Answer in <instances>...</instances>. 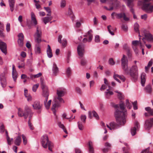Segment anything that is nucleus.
Returning <instances> with one entry per match:
<instances>
[{
  "label": "nucleus",
  "mask_w": 153,
  "mask_h": 153,
  "mask_svg": "<svg viewBox=\"0 0 153 153\" xmlns=\"http://www.w3.org/2000/svg\"><path fill=\"white\" fill-rule=\"evenodd\" d=\"M47 55L48 57L51 58L53 56V54L52 52V50L49 45H48L47 49Z\"/></svg>",
  "instance_id": "a878e982"
},
{
  "label": "nucleus",
  "mask_w": 153,
  "mask_h": 153,
  "mask_svg": "<svg viewBox=\"0 0 153 153\" xmlns=\"http://www.w3.org/2000/svg\"><path fill=\"white\" fill-rule=\"evenodd\" d=\"M123 49L127 52L128 55H129L131 54L130 48L127 44H125L123 46Z\"/></svg>",
  "instance_id": "c756f323"
},
{
  "label": "nucleus",
  "mask_w": 153,
  "mask_h": 153,
  "mask_svg": "<svg viewBox=\"0 0 153 153\" xmlns=\"http://www.w3.org/2000/svg\"><path fill=\"white\" fill-rule=\"evenodd\" d=\"M145 110L148 112L150 115L153 116V109H152L149 107H147L145 108Z\"/></svg>",
  "instance_id": "e433bc0d"
},
{
  "label": "nucleus",
  "mask_w": 153,
  "mask_h": 153,
  "mask_svg": "<svg viewBox=\"0 0 153 153\" xmlns=\"http://www.w3.org/2000/svg\"><path fill=\"white\" fill-rule=\"evenodd\" d=\"M42 75V74L41 73H39L38 74L34 75H30V77L33 78V77L34 78H37L39 77Z\"/></svg>",
  "instance_id": "de8ad7c7"
},
{
  "label": "nucleus",
  "mask_w": 153,
  "mask_h": 153,
  "mask_svg": "<svg viewBox=\"0 0 153 153\" xmlns=\"http://www.w3.org/2000/svg\"><path fill=\"white\" fill-rule=\"evenodd\" d=\"M109 89H110L109 88L107 90V91L105 92L106 97L107 98H109V96L112 95L114 94L112 91H109Z\"/></svg>",
  "instance_id": "c9c22d12"
},
{
  "label": "nucleus",
  "mask_w": 153,
  "mask_h": 153,
  "mask_svg": "<svg viewBox=\"0 0 153 153\" xmlns=\"http://www.w3.org/2000/svg\"><path fill=\"white\" fill-rule=\"evenodd\" d=\"M88 152L89 153H94L93 143L91 141H89L88 143Z\"/></svg>",
  "instance_id": "aec40b11"
},
{
  "label": "nucleus",
  "mask_w": 153,
  "mask_h": 153,
  "mask_svg": "<svg viewBox=\"0 0 153 153\" xmlns=\"http://www.w3.org/2000/svg\"><path fill=\"white\" fill-rule=\"evenodd\" d=\"M15 2V0H8L10 9L11 12H13L14 10Z\"/></svg>",
  "instance_id": "b1692460"
},
{
  "label": "nucleus",
  "mask_w": 153,
  "mask_h": 153,
  "mask_svg": "<svg viewBox=\"0 0 153 153\" xmlns=\"http://www.w3.org/2000/svg\"><path fill=\"white\" fill-rule=\"evenodd\" d=\"M107 29L109 33L112 35H114V30L111 26L110 25H108L107 26Z\"/></svg>",
  "instance_id": "f704fd0d"
},
{
  "label": "nucleus",
  "mask_w": 153,
  "mask_h": 153,
  "mask_svg": "<svg viewBox=\"0 0 153 153\" xmlns=\"http://www.w3.org/2000/svg\"><path fill=\"white\" fill-rule=\"evenodd\" d=\"M122 68L126 74H128L129 71L128 69V61L126 57L124 55H123V57L121 59Z\"/></svg>",
  "instance_id": "0eeeda50"
},
{
  "label": "nucleus",
  "mask_w": 153,
  "mask_h": 153,
  "mask_svg": "<svg viewBox=\"0 0 153 153\" xmlns=\"http://www.w3.org/2000/svg\"><path fill=\"white\" fill-rule=\"evenodd\" d=\"M52 18V16L45 17L42 19V20L43 21L45 24H46L51 20Z\"/></svg>",
  "instance_id": "2f4dec72"
},
{
  "label": "nucleus",
  "mask_w": 153,
  "mask_h": 153,
  "mask_svg": "<svg viewBox=\"0 0 153 153\" xmlns=\"http://www.w3.org/2000/svg\"><path fill=\"white\" fill-rule=\"evenodd\" d=\"M35 53L36 54H39L41 53L40 48L39 46L36 47L35 49Z\"/></svg>",
  "instance_id": "79ce46f5"
},
{
  "label": "nucleus",
  "mask_w": 153,
  "mask_h": 153,
  "mask_svg": "<svg viewBox=\"0 0 153 153\" xmlns=\"http://www.w3.org/2000/svg\"><path fill=\"white\" fill-rule=\"evenodd\" d=\"M62 38V36L59 35V36L58 38V41L59 42L62 44V46L63 47H65L67 45V42L66 39H63L62 41L61 39Z\"/></svg>",
  "instance_id": "412c9836"
},
{
  "label": "nucleus",
  "mask_w": 153,
  "mask_h": 153,
  "mask_svg": "<svg viewBox=\"0 0 153 153\" xmlns=\"http://www.w3.org/2000/svg\"><path fill=\"white\" fill-rule=\"evenodd\" d=\"M145 89L146 92L149 94L151 93L152 91L151 85H150L146 86L145 88Z\"/></svg>",
  "instance_id": "72a5a7b5"
},
{
  "label": "nucleus",
  "mask_w": 153,
  "mask_h": 153,
  "mask_svg": "<svg viewBox=\"0 0 153 153\" xmlns=\"http://www.w3.org/2000/svg\"><path fill=\"white\" fill-rule=\"evenodd\" d=\"M7 72L4 71L3 72L0 76V80L1 84L3 88H4L6 84V78L7 76Z\"/></svg>",
  "instance_id": "9d476101"
},
{
  "label": "nucleus",
  "mask_w": 153,
  "mask_h": 153,
  "mask_svg": "<svg viewBox=\"0 0 153 153\" xmlns=\"http://www.w3.org/2000/svg\"><path fill=\"white\" fill-rule=\"evenodd\" d=\"M48 99L45 98V100L44 101V104L45 106L47 109H48L50 107L51 104V100H50L47 102Z\"/></svg>",
  "instance_id": "c85d7f7f"
},
{
  "label": "nucleus",
  "mask_w": 153,
  "mask_h": 153,
  "mask_svg": "<svg viewBox=\"0 0 153 153\" xmlns=\"http://www.w3.org/2000/svg\"><path fill=\"white\" fill-rule=\"evenodd\" d=\"M135 127L136 129L138 130H139V129L140 128V124L137 121H135L134 123V127Z\"/></svg>",
  "instance_id": "ea45409f"
},
{
  "label": "nucleus",
  "mask_w": 153,
  "mask_h": 153,
  "mask_svg": "<svg viewBox=\"0 0 153 153\" xmlns=\"http://www.w3.org/2000/svg\"><path fill=\"white\" fill-rule=\"evenodd\" d=\"M42 34V30L40 27L38 26H37L36 31L34 35V40L36 42L39 43L41 42Z\"/></svg>",
  "instance_id": "39448f33"
},
{
  "label": "nucleus",
  "mask_w": 153,
  "mask_h": 153,
  "mask_svg": "<svg viewBox=\"0 0 153 153\" xmlns=\"http://www.w3.org/2000/svg\"><path fill=\"white\" fill-rule=\"evenodd\" d=\"M31 19L32 22L35 25H37V22L36 19L35 15L33 12H31Z\"/></svg>",
  "instance_id": "bb28decb"
},
{
  "label": "nucleus",
  "mask_w": 153,
  "mask_h": 153,
  "mask_svg": "<svg viewBox=\"0 0 153 153\" xmlns=\"http://www.w3.org/2000/svg\"><path fill=\"white\" fill-rule=\"evenodd\" d=\"M25 110L26 111V112L27 113V118L28 117H29V119L28 122L30 121V122L31 121V118L33 115V113L32 112L31 109L29 107H26L25 108Z\"/></svg>",
  "instance_id": "4468645a"
},
{
  "label": "nucleus",
  "mask_w": 153,
  "mask_h": 153,
  "mask_svg": "<svg viewBox=\"0 0 153 153\" xmlns=\"http://www.w3.org/2000/svg\"><path fill=\"white\" fill-rule=\"evenodd\" d=\"M138 27H139V25L137 23H136L134 24V30L136 32H138L139 33V36L140 37V33H139V28H138Z\"/></svg>",
  "instance_id": "a19ab883"
},
{
  "label": "nucleus",
  "mask_w": 153,
  "mask_h": 153,
  "mask_svg": "<svg viewBox=\"0 0 153 153\" xmlns=\"http://www.w3.org/2000/svg\"><path fill=\"white\" fill-rule=\"evenodd\" d=\"M146 78V75L145 73H143L141 75V82L143 86H144Z\"/></svg>",
  "instance_id": "5701e85b"
},
{
  "label": "nucleus",
  "mask_w": 153,
  "mask_h": 153,
  "mask_svg": "<svg viewBox=\"0 0 153 153\" xmlns=\"http://www.w3.org/2000/svg\"><path fill=\"white\" fill-rule=\"evenodd\" d=\"M12 75L14 81L16 82L18 74L14 65H13L12 66Z\"/></svg>",
  "instance_id": "4be33fe9"
},
{
  "label": "nucleus",
  "mask_w": 153,
  "mask_h": 153,
  "mask_svg": "<svg viewBox=\"0 0 153 153\" xmlns=\"http://www.w3.org/2000/svg\"><path fill=\"white\" fill-rule=\"evenodd\" d=\"M153 124V118L147 119L145 121V128L146 130H149L152 127Z\"/></svg>",
  "instance_id": "9b49d317"
},
{
  "label": "nucleus",
  "mask_w": 153,
  "mask_h": 153,
  "mask_svg": "<svg viewBox=\"0 0 153 153\" xmlns=\"http://www.w3.org/2000/svg\"><path fill=\"white\" fill-rule=\"evenodd\" d=\"M52 71L53 74L56 76L58 72L59 69L57 67L56 64L55 63H53V66L52 68Z\"/></svg>",
  "instance_id": "393cba45"
},
{
  "label": "nucleus",
  "mask_w": 153,
  "mask_h": 153,
  "mask_svg": "<svg viewBox=\"0 0 153 153\" xmlns=\"http://www.w3.org/2000/svg\"><path fill=\"white\" fill-rule=\"evenodd\" d=\"M92 113L93 114V116L96 119H98L99 118V117L96 113V112L94 111H92Z\"/></svg>",
  "instance_id": "13d9d810"
},
{
  "label": "nucleus",
  "mask_w": 153,
  "mask_h": 153,
  "mask_svg": "<svg viewBox=\"0 0 153 153\" xmlns=\"http://www.w3.org/2000/svg\"><path fill=\"white\" fill-rule=\"evenodd\" d=\"M137 101H135L134 102H132V104L133 106V108L134 110H136L137 109Z\"/></svg>",
  "instance_id": "680f3d73"
},
{
  "label": "nucleus",
  "mask_w": 153,
  "mask_h": 153,
  "mask_svg": "<svg viewBox=\"0 0 153 153\" xmlns=\"http://www.w3.org/2000/svg\"><path fill=\"white\" fill-rule=\"evenodd\" d=\"M139 130L136 129L135 127H132L131 128V133L132 136L135 135L137 131H138Z\"/></svg>",
  "instance_id": "4c0bfd02"
},
{
  "label": "nucleus",
  "mask_w": 153,
  "mask_h": 153,
  "mask_svg": "<svg viewBox=\"0 0 153 153\" xmlns=\"http://www.w3.org/2000/svg\"><path fill=\"white\" fill-rule=\"evenodd\" d=\"M100 41V36L99 35H97L95 37V42H96L98 43Z\"/></svg>",
  "instance_id": "bf43d9fd"
},
{
  "label": "nucleus",
  "mask_w": 153,
  "mask_h": 153,
  "mask_svg": "<svg viewBox=\"0 0 153 153\" xmlns=\"http://www.w3.org/2000/svg\"><path fill=\"white\" fill-rule=\"evenodd\" d=\"M66 5V1L65 0H61L60 3V6L62 8L64 7Z\"/></svg>",
  "instance_id": "5fc2aeb1"
},
{
  "label": "nucleus",
  "mask_w": 153,
  "mask_h": 153,
  "mask_svg": "<svg viewBox=\"0 0 153 153\" xmlns=\"http://www.w3.org/2000/svg\"><path fill=\"white\" fill-rule=\"evenodd\" d=\"M115 92L118 93V96L120 99L122 100L124 98V96L121 93L117 91H115Z\"/></svg>",
  "instance_id": "a18cd8bd"
},
{
  "label": "nucleus",
  "mask_w": 153,
  "mask_h": 153,
  "mask_svg": "<svg viewBox=\"0 0 153 153\" xmlns=\"http://www.w3.org/2000/svg\"><path fill=\"white\" fill-rule=\"evenodd\" d=\"M86 116L85 115H82L81 116V120L84 123L85 122Z\"/></svg>",
  "instance_id": "4d7b16f0"
},
{
  "label": "nucleus",
  "mask_w": 153,
  "mask_h": 153,
  "mask_svg": "<svg viewBox=\"0 0 153 153\" xmlns=\"http://www.w3.org/2000/svg\"><path fill=\"white\" fill-rule=\"evenodd\" d=\"M111 18L113 19H115V18L114 16H115L117 19H120L123 18L124 20L126 21H128L129 20V18L126 16L125 13H117L115 12H113L111 13Z\"/></svg>",
  "instance_id": "6e6552de"
},
{
  "label": "nucleus",
  "mask_w": 153,
  "mask_h": 153,
  "mask_svg": "<svg viewBox=\"0 0 153 153\" xmlns=\"http://www.w3.org/2000/svg\"><path fill=\"white\" fill-rule=\"evenodd\" d=\"M0 49L2 52L6 54L7 53V45L4 42H0Z\"/></svg>",
  "instance_id": "6ab92c4d"
},
{
  "label": "nucleus",
  "mask_w": 153,
  "mask_h": 153,
  "mask_svg": "<svg viewBox=\"0 0 153 153\" xmlns=\"http://www.w3.org/2000/svg\"><path fill=\"white\" fill-rule=\"evenodd\" d=\"M104 80L105 84L106 86L108 87L109 89H110L111 87L109 85V84L107 79L106 78H104Z\"/></svg>",
  "instance_id": "69168bd1"
},
{
  "label": "nucleus",
  "mask_w": 153,
  "mask_h": 153,
  "mask_svg": "<svg viewBox=\"0 0 153 153\" xmlns=\"http://www.w3.org/2000/svg\"><path fill=\"white\" fill-rule=\"evenodd\" d=\"M124 144L126 146V147H124L123 148V151L124 152V153H129L128 152H127L125 151V150H126L127 151H128V150L129 149V147L128 145V144L126 143H124Z\"/></svg>",
  "instance_id": "c03bdc74"
},
{
  "label": "nucleus",
  "mask_w": 153,
  "mask_h": 153,
  "mask_svg": "<svg viewBox=\"0 0 153 153\" xmlns=\"http://www.w3.org/2000/svg\"><path fill=\"white\" fill-rule=\"evenodd\" d=\"M7 140V144L9 145H11L13 142V138H10L9 137L6 138Z\"/></svg>",
  "instance_id": "37998d69"
},
{
  "label": "nucleus",
  "mask_w": 153,
  "mask_h": 153,
  "mask_svg": "<svg viewBox=\"0 0 153 153\" xmlns=\"http://www.w3.org/2000/svg\"><path fill=\"white\" fill-rule=\"evenodd\" d=\"M108 62L109 64L111 65H114L115 63V62L114 61L113 59L112 58L109 59Z\"/></svg>",
  "instance_id": "052dcab7"
},
{
  "label": "nucleus",
  "mask_w": 153,
  "mask_h": 153,
  "mask_svg": "<svg viewBox=\"0 0 153 153\" xmlns=\"http://www.w3.org/2000/svg\"><path fill=\"white\" fill-rule=\"evenodd\" d=\"M58 125L59 126V127L62 129L64 132L66 134H68V132L66 130L65 128V126L60 121H58L57 123Z\"/></svg>",
  "instance_id": "473e14b6"
},
{
  "label": "nucleus",
  "mask_w": 153,
  "mask_h": 153,
  "mask_svg": "<svg viewBox=\"0 0 153 153\" xmlns=\"http://www.w3.org/2000/svg\"><path fill=\"white\" fill-rule=\"evenodd\" d=\"M22 141V139L20 136H18L15 139L14 143L17 146H19Z\"/></svg>",
  "instance_id": "7c9ffc66"
},
{
  "label": "nucleus",
  "mask_w": 153,
  "mask_h": 153,
  "mask_svg": "<svg viewBox=\"0 0 153 153\" xmlns=\"http://www.w3.org/2000/svg\"><path fill=\"white\" fill-rule=\"evenodd\" d=\"M32 106L34 109L36 110H41L42 108V105L39 101H35L32 105Z\"/></svg>",
  "instance_id": "f3484780"
},
{
  "label": "nucleus",
  "mask_w": 153,
  "mask_h": 153,
  "mask_svg": "<svg viewBox=\"0 0 153 153\" xmlns=\"http://www.w3.org/2000/svg\"><path fill=\"white\" fill-rule=\"evenodd\" d=\"M94 25H97L98 23V20L96 17H94L93 19Z\"/></svg>",
  "instance_id": "0e129e2a"
},
{
  "label": "nucleus",
  "mask_w": 153,
  "mask_h": 153,
  "mask_svg": "<svg viewBox=\"0 0 153 153\" xmlns=\"http://www.w3.org/2000/svg\"><path fill=\"white\" fill-rule=\"evenodd\" d=\"M126 3V4L130 8V11L134 14V10L132 8V7L134 5L133 2V0H123Z\"/></svg>",
  "instance_id": "dca6fc26"
},
{
  "label": "nucleus",
  "mask_w": 153,
  "mask_h": 153,
  "mask_svg": "<svg viewBox=\"0 0 153 153\" xmlns=\"http://www.w3.org/2000/svg\"><path fill=\"white\" fill-rule=\"evenodd\" d=\"M6 29L7 32H10V23H7L6 25Z\"/></svg>",
  "instance_id": "e2e57ef3"
},
{
  "label": "nucleus",
  "mask_w": 153,
  "mask_h": 153,
  "mask_svg": "<svg viewBox=\"0 0 153 153\" xmlns=\"http://www.w3.org/2000/svg\"><path fill=\"white\" fill-rule=\"evenodd\" d=\"M80 63L81 65H86V61L84 58H82L81 59Z\"/></svg>",
  "instance_id": "864d4df0"
},
{
  "label": "nucleus",
  "mask_w": 153,
  "mask_h": 153,
  "mask_svg": "<svg viewBox=\"0 0 153 153\" xmlns=\"http://www.w3.org/2000/svg\"><path fill=\"white\" fill-rule=\"evenodd\" d=\"M75 89L77 93L79 94H82V91L81 88H80L78 87H76L75 88Z\"/></svg>",
  "instance_id": "603ef678"
},
{
  "label": "nucleus",
  "mask_w": 153,
  "mask_h": 153,
  "mask_svg": "<svg viewBox=\"0 0 153 153\" xmlns=\"http://www.w3.org/2000/svg\"><path fill=\"white\" fill-rule=\"evenodd\" d=\"M81 25V23L79 21H76V27L77 28L79 27Z\"/></svg>",
  "instance_id": "338daca9"
},
{
  "label": "nucleus",
  "mask_w": 153,
  "mask_h": 153,
  "mask_svg": "<svg viewBox=\"0 0 153 153\" xmlns=\"http://www.w3.org/2000/svg\"><path fill=\"white\" fill-rule=\"evenodd\" d=\"M114 107L116 108L114 116L118 124L112 122L110 123L109 125L107 124V127L110 130L116 129L119 127V125H123L126 122V117L127 112L125 109L124 103L122 102L119 105H116Z\"/></svg>",
  "instance_id": "f257e3e1"
},
{
  "label": "nucleus",
  "mask_w": 153,
  "mask_h": 153,
  "mask_svg": "<svg viewBox=\"0 0 153 153\" xmlns=\"http://www.w3.org/2000/svg\"><path fill=\"white\" fill-rule=\"evenodd\" d=\"M18 36V44L20 46L22 47L23 45L24 35L22 33H20L19 34Z\"/></svg>",
  "instance_id": "2eb2a0df"
},
{
  "label": "nucleus",
  "mask_w": 153,
  "mask_h": 153,
  "mask_svg": "<svg viewBox=\"0 0 153 153\" xmlns=\"http://www.w3.org/2000/svg\"><path fill=\"white\" fill-rule=\"evenodd\" d=\"M72 70L70 67H68L66 70V73L67 75L69 76H70L72 74Z\"/></svg>",
  "instance_id": "58836bf2"
},
{
  "label": "nucleus",
  "mask_w": 153,
  "mask_h": 153,
  "mask_svg": "<svg viewBox=\"0 0 153 153\" xmlns=\"http://www.w3.org/2000/svg\"><path fill=\"white\" fill-rule=\"evenodd\" d=\"M22 138L23 140V142L25 145H26L27 143V140L26 137L23 134L22 135Z\"/></svg>",
  "instance_id": "6e6d98bb"
},
{
  "label": "nucleus",
  "mask_w": 153,
  "mask_h": 153,
  "mask_svg": "<svg viewBox=\"0 0 153 153\" xmlns=\"http://www.w3.org/2000/svg\"><path fill=\"white\" fill-rule=\"evenodd\" d=\"M79 129L80 130H82L83 129V126L81 122H78L77 123Z\"/></svg>",
  "instance_id": "8fccbe9b"
},
{
  "label": "nucleus",
  "mask_w": 153,
  "mask_h": 153,
  "mask_svg": "<svg viewBox=\"0 0 153 153\" xmlns=\"http://www.w3.org/2000/svg\"><path fill=\"white\" fill-rule=\"evenodd\" d=\"M85 45L81 44H79L77 48V51L79 55L81 57L83 56L85 52Z\"/></svg>",
  "instance_id": "f8f14e48"
},
{
  "label": "nucleus",
  "mask_w": 153,
  "mask_h": 153,
  "mask_svg": "<svg viewBox=\"0 0 153 153\" xmlns=\"http://www.w3.org/2000/svg\"><path fill=\"white\" fill-rule=\"evenodd\" d=\"M149 150V148L148 147L146 149L143 150L141 153H148Z\"/></svg>",
  "instance_id": "774afa93"
},
{
  "label": "nucleus",
  "mask_w": 153,
  "mask_h": 153,
  "mask_svg": "<svg viewBox=\"0 0 153 153\" xmlns=\"http://www.w3.org/2000/svg\"><path fill=\"white\" fill-rule=\"evenodd\" d=\"M128 74L133 79L137 80L138 76L137 67L136 65L133 66L130 69Z\"/></svg>",
  "instance_id": "423d86ee"
},
{
  "label": "nucleus",
  "mask_w": 153,
  "mask_h": 153,
  "mask_svg": "<svg viewBox=\"0 0 153 153\" xmlns=\"http://www.w3.org/2000/svg\"><path fill=\"white\" fill-rule=\"evenodd\" d=\"M26 107H28L27 105H26L25 107L24 112L23 111V110L21 108H18V114L19 117H24L25 119H27V113L26 112L25 110V108Z\"/></svg>",
  "instance_id": "ddd939ff"
},
{
  "label": "nucleus",
  "mask_w": 153,
  "mask_h": 153,
  "mask_svg": "<svg viewBox=\"0 0 153 153\" xmlns=\"http://www.w3.org/2000/svg\"><path fill=\"white\" fill-rule=\"evenodd\" d=\"M113 77L115 80L120 83V82L119 79H120L123 82H124L126 79L123 76H120L117 74H114L113 76Z\"/></svg>",
  "instance_id": "a211bd4d"
},
{
  "label": "nucleus",
  "mask_w": 153,
  "mask_h": 153,
  "mask_svg": "<svg viewBox=\"0 0 153 153\" xmlns=\"http://www.w3.org/2000/svg\"><path fill=\"white\" fill-rule=\"evenodd\" d=\"M39 86V84H37L35 85H34L33 87L32 90L33 91L36 92V91L37 88H38Z\"/></svg>",
  "instance_id": "3c124183"
},
{
  "label": "nucleus",
  "mask_w": 153,
  "mask_h": 153,
  "mask_svg": "<svg viewBox=\"0 0 153 153\" xmlns=\"http://www.w3.org/2000/svg\"><path fill=\"white\" fill-rule=\"evenodd\" d=\"M41 143L43 147L45 148H47L48 146L49 150L52 151V149L53 147V145L48 140V137L45 134L41 138Z\"/></svg>",
  "instance_id": "7ed1b4c3"
},
{
  "label": "nucleus",
  "mask_w": 153,
  "mask_h": 153,
  "mask_svg": "<svg viewBox=\"0 0 153 153\" xmlns=\"http://www.w3.org/2000/svg\"><path fill=\"white\" fill-rule=\"evenodd\" d=\"M41 86L42 89V94L45 98H48L49 91L47 86L45 85V82L43 80H41Z\"/></svg>",
  "instance_id": "1a4fd4ad"
},
{
  "label": "nucleus",
  "mask_w": 153,
  "mask_h": 153,
  "mask_svg": "<svg viewBox=\"0 0 153 153\" xmlns=\"http://www.w3.org/2000/svg\"><path fill=\"white\" fill-rule=\"evenodd\" d=\"M126 103L127 108H128L129 109H130L132 107V105L131 103L129 102V100H126Z\"/></svg>",
  "instance_id": "49530a36"
},
{
  "label": "nucleus",
  "mask_w": 153,
  "mask_h": 153,
  "mask_svg": "<svg viewBox=\"0 0 153 153\" xmlns=\"http://www.w3.org/2000/svg\"><path fill=\"white\" fill-rule=\"evenodd\" d=\"M141 33L142 35L144 36L142 39L144 44H146L147 42H153V36L149 31L143 30L141 31Z\"/></svg>",
  "instance_id": "20e7f679"
},
{
  "label": "nucleus",
  "mask_w": 153,
  "mask_h": 153,
  "mask_svg": "<svg viewBox=\"0 0 153 153\" xmlns=\"http://www.w3.org/2000/svg\"><path fill=\"white\" fill-rule=\"evenodd\" d=\"M4 131V126L2 124H0V132L1 133H3Z\"/></svg>",
  "instance_id": "09e8293b"
},
{
  "label": "nucleus",
  "mask_w": 153,
  "mask_h": 153,
  "mask_svg": "<svg viewBox=\"0 0 153 153\" xmlns=\"http://www.w3.org/2000/svg\"><path fill=\"white\" fill-rule=\"evenodd\" d=\"M132 46L137 47L138 45H139L141 47H142V44L140 42V41L134 40L132 42Z\"/></svg>",
  "instance_id": "cd10ccee"
},
{
  "label": "nucleus",
  "mask_w": 153,
  "mask_h": 153,
  "mask_svg": "<svg viewBox=\"0 0 153 153\" xmlns=\"http://www.w3.org/2000/svg\"><path fill=\"white\" fill-rule=\"evenodd\" d=\"M65 89L63 88H59L57 89L56 94L57 97H55L53 102L52 110L54 113L55 112V108H58L60 106V103H64V101L62 98L65 94Z\"/></svg>",
  "instance_id": "f03ea898"
}]
</instances>
